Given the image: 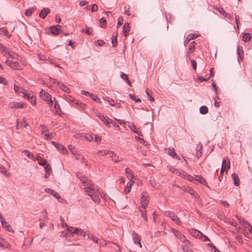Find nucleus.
<instances>
[{"instance_id": "nucleus-45", "label": "nucleus", "mask_w": 252, "mask_h": 252, "mask_svg": "<svg viewBox=\"0 0 252 252\" xmlns=\"http://www.w3.org/2000/svg\"><path fill=\"white\" fill-rule=\"evenodd\" d=\"M91 97L94 101H95L96 102H98L99 103H101V101L100 100V98L96 95L93 94H91Z\"/></svg>"}, {"instance_id": "nucleus-19", "label": "nucleus", "mask_w": 252, "mask_h": 252, "mask_svg": "<svg viewBox=\"0 0 252 252\" xmlns=\"http://www.w3.org/2000/svg\"><path fill=\"white\" fill-rule=\"evenodd\" d=\"M130 31L129 25L128 23H125L123 26V33L126 37L129 33Z\"/></svg>"}, {"instance_id": "nucleus-22", "label": "nucleus", "mask_w": 252, "mask_h": 252, "mask_svg": "<svg viewBox=\"0 0 252 252\" xmlns=\"http://www.w3.org/2000/svg\"><path fill=\"white\" fill-rule=\"evenodd\" d=\"M147 207H141L139 208V211L141 212V217L145 221L148 220V219L146 215V211L145 210V209Z\"/></svg>"}, {"instance_id": "nucleus-38", "label": "nucleus", "mask_w": 252, "mask_h": 252, "mask_svg": "<svg viewBox=\"0 0 252 252\" xmlns=\"http://www.w3.org/2000/svg\"><path fill=\"white\" fill-rule=\"evenodd\" d=\"M54 109H55V113L60 115V112H61V110L60 108V106L57 102H55L54 103Z\"/></svg>"}, {"instance_id": "nucleus-48", "label": "nucleus", "mask_w": 252, "mask_h": 252, "mask_svg": "<svg viewBox=\"0 0 252 252\" xmlns=\"http://www.w3.org/2000/svg\"><path fill=\"white\" fill-rule=\"evenodd\" d=\"M185 191L189 192L190 194L193 195L195 191L192 188L187 187L185 188Z\"/></svg>"}, {"instance_id": "nucleus-25", "label": "nucleus", "mask_w": 252, "mask_h": 252, "mask_svg": "<svg viewBox=\"0 0 252 252\" xmlns=\"http://www.w3.org/2000/svg\"><path fill=\"white\" fill-rule=\"evenodd\" d=\"M118 32L114 33L112 37V43L114 47H116L117 46V36Z\"/></svg>"}, {"instance_id": "nucleus-18", "label": "nucleus", "mask_w": 252, "mask_h": 252, "mask_svg": "<svg viewBox=\"0 0 252 252\" xmlns=\"http://www.w3.org/2000/svg\"><path fill=\"white\" fill-rule=\"evenodd\" d=\"M237 53L238 56V60H242L243 58V49L242 46L238 45L237 47Z\"/></svg>"}, {"instance_id": "nucleus-44", "label": "nucleus", "mask_w": 252, "mask_h": 252, "mask_svg": "<svg viewBox=\"0 0 252 252\" xmlns=\"http://www.w3.org/2000/svg\"><path fill=\"white\" fill-rule=\"evenodd\" d=\"M35 9V7H32L31 9L27 10L25 12V15L27 16H30Z\"/></svg>"}, {"instance_id": "nucleus-54", "label": "nucleus", "mask_w": 252, "mask_h": 252, "mask_svg": "<svg viewBox=\"0 0 252 252\" xmlns=\"http://www.w3.org/2000/svg\"><path fill=\"white\" fill-rule=\"evenodd\" d=\"M129 96L131 99H132L133 100H134L136 102H140L141 101V100L140 98H136L135 97V95L132 94H129Z\"/></svg>"}, {"instance_id": "nucleus-9", "label": "nucleus", "mask_w": 252, "mask_h": 252, "mask_svg": "<svg viewBox=\"0 0 252 252\" xmlns=\"http://www.w3.org/2000/svg\"><path fill=\"white\" fill-rule=\"evenodd\" d=\"M230 167V163L229 159L226 158L222 160L221 168L220 170L221 174H222L224 170L229 169Z\"/></svg>"}, {"instance_id": "nucleus-17", "label": "nucleus", "mask_w": 252, "mask_h": 252, "mask_svg": "<svg viewBox=\"0 0 252 252\" xmlns=\"http://www.w3.org/2000/svg\"><path fill=\"white\" fill-rule=\"evenodd\" d=\"M50 10L48 8H44L42 9L39 13V17L42 19L45 18L47 15L50 13Z\"/></svg>"}, {"instance_id": "nucleus-23", "label": "nucleus", "mask_w": 252, "mask_h": 252, "mask_svg": "<svg viewBox=\"0 0 252 252\" xmlns=\"http://www.w3.org/2000/svg\"><path fill=\"white\" fill-rule=\"evenodd\" d=\"M167 154L173 158L179 159L174 148H168L167 150Z\"/></svg>"}, {"instance_id": "nucleus-28", "label": "nucleus", "mask_w": 252, "mask_h": 252, "mask_svg": "<svg viewBox=\"0 0 252 252\" xmlns=\"http://www.w3.org/2000/svg\"><path fill=\"white\" fill-rule=\"evenodd\" d=\"M57 149L63 154H65L66 153H67V151L66 148L62 144H57Z\"/></svg>"}, {"instance_id": "nucleus-42", "label": "nucleus", "mask_w": 252, "mask_h": 252, "mask_svg": "<svg viewBox=\"0 0 252 252\" xmlns=\"http://www.w3.org/2000/svg\"><path fill=\"white\" fill-rule=\"evenodd\" d=\"M44 169L46 172L45 177L48 178V175H50L49 172L51 170V168L50 167L49 164H46V165L44 166Z\"/></svg>"}, {"instance_id": "nucleus-55", "label": "nucleus", "mask_w": 252, "mask_h": 252, "mask_svg": "<svg viewBox=\"0 0 252 252\" xmlns=\"http://www.w3.org/2000/svg\"><path fill=\"white\" fill-rule=\"evenodd\" d=\"M190 62L191 63L192 66L194 70L196 69L197 67V63L194 60H190Z\"/></svg>"}, {"instance_id": "nucleus-36", "label": "nucleus", "mask_w": 252, "mask_h": 252, "mask_svg": "<svg viewBox=\"0 0 252 252\" xmlns=\"http://www.w3.org/2000/svg\"><path fill=\"white\" fill-rule=\"evenodd\" d=\"M91 6L88 5L86 6L87 9H91L92 12L96 11L97 10L98 6L96 4H94L91 6V7H90Z\"/></svg>"}, {"instance_id": "nucleus-50", "label": "nucleus", "mask_w": 252, "mask_h": 252, "mask_svg": "<svg viewBox=\"0 0 252 252\" xmlns=\"http://www.w3.org/2000/svg\"><path fill=\"white\" fill-rule=\"evenodd\" d=\"M240 222L241 224L243 225L245 227H247V226L250 223L244 219H240Z\"/></svg>"}, {"instance_id": "nucleus-47", "label": "nucleus", "mask_w": 252, "mask_h": 252, "mask_svg": "<svg viewBox=\"0 0 252 252\" xmlns=\"http://www.w3.org/2000/svg\"><path fill=\"white\" fill-rule=\"evenodd\" d=\"M107 100L110 103V105L112 106H116L118 108L121 107V105L119 103H112V102H114V100L113 99L108 98Z\"/></svg>"}, {"instance_id": "nucleus-56", "label": "nucleus", "mask_w": 252, "mask_h": 252, "mask_svg": "<svg viewBox=\"0 0 252 252\" xmlns=\"http://www.w3.org/2000/svg\"><path fill=\"white\" fill-rule=\"evenodd\" d=\"M195 81L198 83L202 82L205 81V78L203 77L199 76L195 78Z\"/></svg>"}, {"instance_id": "nucleus-27", "label": "nucleus", "mask_w": 252, "mask_h": 252, "mask_svg": "<svg viewBox=\"0 0 252 252\" xmlns=\"http://www.w3.org/2000/svg\"><path fill=\"white\" fill-rule=\"evenodd\" d=\"M0 52L3 54L4 56H6V54H9V50L6 47L3 46L0 43Z\"/></svg>"}, {"instance_id": "nucleus-13", "label": "nucleus", "mask_w": 252, "mask_h": 252, "mask_svg": "<svg viewBox=\"0 0 252 252\" xmlns=\"http://www.w3.org/2000/svg\"><path fill=\"white\" fill-rule=\"evenodd\" d=\"M108 243H112L113 245H116L117 248L118 249V251L119 252H121V249L118 244L115 243L114 242H110V241H108ZM98 244H99L101 246L104 247V246H106L107 245L108 242L105 240L102 239V240H99Z\"/></svg>"}, {"instance_id": "nucleus-60", "label": "nucleus", "mask_w": 252, "mask_h": 252, "mask_svg": "<svg viewBox=\"0 0 252 252\" xmlns=\"http://www.w3.org/2000/svg\"><path fill=\"white\" fill-rule=\"evenodd\" d=\"M7 83V80L3 77L0 76V83L6 85Z\"/></svg>"}, {"instance_id": "nucleus-30", "label": "nucleus", "mask_w": 252, "mask_h": 252, "mask_svg": "<svg viewBox=\"0 0 252 252\" xmlns=\"http://www.w3.org/2000/svg\"><path fill=\"white\" fill-rule=\"evenodd\" d=\"M75 104L78 106L80 110H84L86 109V105L84 103L79 101V100H75Z\"/></svg>"}, {"instance_id": "nucleus-53", "label": "nucleus", "mask_w": 252, "mask_h": 252, "mask_svg": "<svg viewBox=\"0 0 252 252\" xmlns=\"http://www.w3.org/2000/svg\"><path fill=\"white\" fill-rule=\"evenodd\" d=\"M216 9L223 16H224L226 13V12H225L222 7H218Z\"/></svg>"}, {"instance_id": "nucleus-59", "label": "nucleus", "mask_w": 252, "mask_h": 252, "mask_svg": "<svg viewBox=\"0 0 252 252\" xmlns=\"http://www.w3.org/2000/svg\"><path fill=\"white\" fill-rule=\"evenodd\" d=\"M0 32L2 33L5 35L9 36L8 35V32L7 31V30H6L5 29H0Z\"/></svg>"}, {"instance_id": "nucleus-14", "label": "nucleus", "mask_w": 252, "mask_h": 252, "mask_svg": "<svg viewBox=\"0 0 252 252\" xmlns=\"http://www.w3.org/2000/svg\"><path fill=\"white\" fill-rule=\"evenodd\" d=\"M61 28L60 25L52 26L50 28L51 32L54 35H58Z\"/></svg>"}, {"instance_id": "nucleus-3", "label": "nucleus", "mask_w": 252, "mask_h": 252, "mask_svg": "<svg viewBox=\"0 0 252 252\" xmlns=\"http://www.w3.org/2000/svg\"><path fill=\"white\" fill-rule=\"evenodd\" d=\"M189 233L193 237L197 239H202V240L205 241V236L200 231L194 229H190L189 230Z\"/></svg>"}, {"instance_id": "nucleus-21", "label": "nucleus", "mask_w": 252, "mask_h": 252, "mask_svg": "<svg viewBox=\"0 0 252 252\" xmlns=\"http://www.w3.org/2000/svg\"><path fill=\"white\" fill-rule=\"evenodd\" d=\"M25 98H27L29 100H30V102L32 104L34 105L36 103L35 99L33 97V95L32 94H28L27 93V94L26 95V97Z\"/></svg>"}, {"instance_id": "nucleus-40", "label": "nucleus", "mask_w": 252, "mask_h": 252, "mask_svg": "<svg viewBox=\"0 0 252 252\" xmlns=\"http://www.w3.org/2000/svg\"><path fill=\"white\" fill-rule=\"evenodd\" d=\"M65 99L69 103H73L75 104L76 99L73 98L71 95H68L66 96Z\"/></svg>"}, {"instance_id": "nucleus-32", "label": "nucleus", "mask_w": 252, "mask_h": 252, "mask_svg": "<svg viewBox=\"0 0 252 252\" xmlns=\"http://www.w3.org/2000/svg\"><path fill=\"white\" fill-rule=\"evenodd\" d=\"M87 236L89 239H90L94 242L98 244L99 240L93 234L88 233L87 234Z\"/></svg>"}, {"instance_id": "nucleus-11", "label": "nucleus", "mask_w": 252, "mask_h": 252, "mask_svg": "<svg viewBox=\"0 0 252 252\" xmlns=\"http://www.w3.org/2000/svg\"><path fill=\"white\" fill-rule=\"evenodd\" d=\"M175 235L178 237L180 240L182 241L183 242L185 243L186 244H190V242L186 239V238L179 231L176 230L174 232Z\"/></svg>"}, {"instance_id": "nucleus-16", "label": "nucleus", "mask_w": 252, "mask_h": 252, "mask_svg": "<svg viewBox=\"0 0 252 252\" xmlns=\"http://www.w3.org/2000/svg\"><path fill=\"white\" fill-rule=\"evenodd\" d=\"M45 191L52 194L53 196L57 199H60L61 197L59 193L53 189L47 188L45 189Z\"/></svg>"}, {"instance_id": "nucleus-61", "label": "nucleus", "mask_w": 252, "mask_h": 252, "mask_svg": "<svg viewBox=\"0 0 252 252\" xmlns=\"http://www.w3.org/2000/svg\"><path fill=\"white\" fill-rule=\"evenodd\" d=\"M224 17L229 20H232L233 19V16L230 15L229 13H227V12Z\"/></svg>"}, {"instance_id": "nucleus-64", "label": "nucleus", "mask_w": 252, "mask_h": 252, "mask_svg": "<svg viewBox=\"0 0 252 252\" xmlns=\"http://www.w3.org/2000/svg\"><path fill=\"white\" fill-rule=\"evenodd\" d=\"M39 164L42 165H46V164H48L46 159H43L40 161L39 162Z\"/></svg>"}, {"instance_id": "nucleus-26", "label": "nucleus", "mask_w": 252, "mask_h": 252, "mask_svg": "<svg viewBox=\"0 0 252 252\" xmlns=\"http://www.w3.org/2000/svg\"><path fill=\"white\" fill-rule=\"evenodd\" d=\"M125 171L126 174L128 179L131 180L134 178V175L132 174L131 170L129 168H126L125 169Z\"/></svg>"}, {"instance_id": "nucleus-24", "label": "nucleus", "mask_w": 252, "mask_h": 252, "mask_svg": "<svg viewBox=\"0 0 252 252\" xmlns=\"http://www.w3.org/2000/svg\"><path fill=\"white\" fill-rule=\"evenodd\" d=\"M232 178L234 182V184L236 186L239 185V178L237 175L235 173H233L232 174Z\"/></svg>"}, {"instance_id": "nucleus-52", "label": "nucleus", "mask_w": 252, "mask_h": 252, "mask_svg": "<svg viewBox=\"0 0 252 252\" xmlns=\"http://www.w3.org/2000/svg\"><path fill=\"white\" fill-rule=\"evenodd\" d=\"M23 152H24V153H27V157H28L30 159H32V160H34V157L33 155H32V154H31V153H30L29 151H27V150H24V151H23Z\"/></svg>"}, {"instance_id": "nucleus-4", "label": "nucleus", "mask_w": 252, "mask_h": 252, "mask_svg": "<svg viewBox=\"0 0 252 252\" xmlns=\"http://www.w3.org/2000/svg\"><path fill=\"white\" fill-rule=\"evenodd\" d=\"M40 97L45 101L49 102V103L53 104V100H52L51 95H50L48 93L46 92L44 90L40 92Z\"/></svg>"}, {"instance_id": "nucleus-34", "label": "nucleus", "mask_w": 252, "mask_h": 252, "mask_svg": "<svg viewBox=\"0 0 252 252\" xmlns=\"http://www.w3.org/2000/svg\"><path fill=\"white\" fill-rule=\"evenodd\" d=\"M251 39V34L249 33H245L243 36V40L244 42H248Z\"/></svg>"}, {"instance_id": "nucleus-41", "label": "nucleus", "mask_w": 252, "mask_h": 252, "mask_svg": "<svg viewBox=\"0 0 252 252\" xmlns=\"http://www.w3.org/2000/svg\"><path fill=\"white\" fill-rule=\"evenodd\" d=\"M0 172L4 174L6 177H9L10 176V173L3 166L1 167Z\"/></svg>"}, {"instance_id": "nucleus-7", "label": "nucleus", "mask_w": 252, "mask_h": 252, "mask_svg": "<svg viewBox=\"0 0 252 252\" xmlns=\"http://www.w3.org/2000/svg\"><path fill=\"white\" fill-rule=\"evenodd\" d=\"M206 245L211 252H220V251L210 242V240L208 237L206 236Z\"/></svg>"}, {"instance_id": "nucleus-10", "label": "nucleus", "mask_w": 252, "mask_h": 252, "mask_svg": "<svg viewBox=\"0 0 252 252\" xmlns=\"http://www.w3.org/2000/svg\"><path fill=\"white\" fill-rule=\"evenodd\" d=\"M14 90L16 93L20 94H22L24 97H26L27 94V90L16 85H14Z\"/></svg>"}, {"instance_id": "nucleus-15", "label": "nucleus", "mask_w": 252, "mask_h": 252, "mask_svg": "<svg viewBox=\"0 0 252 252\" xmlns=\"http://www.w3.org/2000/svg\"><path fill=\"white\" fill-rule=\"evenodd\" d=\"M133 236V240L135 244H137L139 245V247L140 248L142 247V245L141 244V239L140 238V237L138 236L137 234H136L135 232H133L132 234Z\"/></svg>"}, {"instance_id": "nucleus-46", "label": "nucleus", "mask_w": 252, "mask_h": 252, "mask_svg": "<svg viewBox=\"0 0 252 252\" xmlns=\"http://www.w3.org/2000/svg\"><path fill=\"white\" fill-rule=\"evenodd\" d=\"M198 36V35L196 33H190L188 35L187 37L188 38V39L191 40L197 37Z\"/></svg>"}, {"instance_id": "nucleus-62", "label": "nucleus", "mask_w": 252, "mask_h": 252, "mask_svg": "<svg viewBox=\"0 0 252 252\" xmlns=\"http://www.w3.org/2000/svg\"><path fill=\"white\" fill-rule=\"evenodd\" d=\"M124 9L125 10V14L127 15V16H129L130 15V13L129 12V7H127L126 6H125Z\"/></svg>"}, {"instance_id": "nucleus-2", "label": "nucleus", "mask_w": 252, "mask_h": 252, "mask_svg": "<svg viewBox=\"0 0 252 252\" xmlns=\"http://www.w3.org/2000/svg\"><path fill=\"white\" fill-rule=\"evenodd\" d=\"M183 174V177L184 179H186L188 180H189L190 182H192L193 181L196 180L197 181H198L199 183L204 184V182H205V180H204L203 178L201 177V176L196 175L195 176L196 179H194V178L192 177L191 176L188 174L187 173L185 172V173H182Z\"/></svg>"}, {"instance_id": "nucleus-43", "label": "nucleus", "mask_w": 252, "mask_h": 252, "mask_svg": "<svg viewBox=\"0 0 252 252\" xmlns=\"http://www.w3.org/2000/svg\"><path fill=\"white\" fill-rule=\"evenodd\" d=\"M196 44L197 43L195 41H192L189 45L188 50L194 52Z\"/></svg>"}, {"instance_id": "nucleus-63", "label": "nucleus", "mask_w": 252, "mask_h": 252, "mask_svg": "<svg viewBox=\"0 0 252 252\" xmlns=\"http://www.w3.org/2000/svg\"><path fill=\"white\" fill-rule=\"evenodd\" d=\"M221 204L225 207H228L229 206V203L226 201H220Z\"/></svg>"}, {"instance_id": "nucleus-51", "label": "nucleus", "mask_w": 252, "mask_h": 252, "mask_svg": "<svg viewBox=\"0 0 252 252\" xmlns=\"http://www.w3.org/2000/svg\"><path fill=\"white\" fill-rule=\"evenodd\" d=\"M100 26L102 28L105 27L106 25V20L104 18H102L100 20Z\"/></svg>"}, {"instance_id": "nucleus-5", "label": "nucleus", "mask_w": 252, "mask_h": 252, "mask_svg": "<svg viewBox=\"0 0 252 252\" xmlns=\"http://www.w3.org/2000/svg\"><path fill=\"white\" fill-rule=\"evenodd\" d=\"M165 214L166 216L170 217L171 219V220L173 221H175L177 224L179 225H180L181 224V221L180 220L179 218L173 212H166L165 213Z\"/></svg>"}, {"instance_id": "nucleus-31", "label": "nucleus", "mask_w": 252, "mask_h": 252, "mask_svg": "<svg viewBox=\"0 0 252 252\" xmlns=\"http://www.w3.org/2000/svg\"><path fill=\"white\" fill-rule=\"evenodd\" d=\"M74 234L82 235L83 237H85L86 235V232L80 228H76L75 229H74Z\"/></svg>"}, {"instance_id": "nucleus-6", "label": "nucleus", "mask_w": 252, "mask_h": 252, "mask_svg": "<svg viewBox=\"0 0 252 252\" xmlns=\"http://www.w3.org/2000/svg\"><path fill=\"white\" fill-rule=\"evenodd\" d=\"M149 202L148 196L147 195V193L143 192L142 193V196L141 198V207H147L148 205Z\"/></svg>"}, {"instance_id": "nucleus-8", "label": "nucleus", "mask_w": 252, "mask_h": 252, "mask_svg": "<svg viewBox=\"0 0 252 252\" xmlns=\"http://www.w3.org/2000/svg\"><path fill=\"white\" fill-rule=\"evenodd\" d=\"M5 63H6L9 66L13 69H20L21 68V65L18 62H13L7 60Z\"/></svg>"}, {"instance_id": "nucleus-20", "label": "nucleus", "mask_w": 252, "mask_h": 252, "mask_svg": "<svg viewBox=\"0 0 252 252\" xmlns=\"http://www.w3.org/2000/svg\"><path fill=\"white\" fill-rule=\"evenodd\" d=\"M57 85L60 87L61 89H62L63 92L67 93H70V91L69 88H68L65 85L61 83L60 82H57Z\"/></svg>"}, {"instance_id": "nucleus-39", "label": "nucleus", "mask_w": 252, "mask_h": 252, "mask_svg": "<svg viewBox=\"0 0 252 252\" xmlns=\"http://www.w3.org/2000/svg\"><path fill=\"white\" fill-rule=\"evenodd\" d=\"M1 224L2 226L6 228L9 232H12L13 231L12 227L9 225L7 224L6 222L2 220Z\"/></svg>"}, {"instance_id": "nucleus-49", "label": "nucleus", "mask_w": 252, "mask_h": 252, "mask_svg": "<svg viewBox=\"0 0 252 252\" xmlns=\"http://www.w3.org/2000/svg\"><path fill=\"white\" fill-rule=\"evenodd\" d=\"M172 172L174 173V174H177L181 177H183V174L182 173H185V172H183V171H182L181 170H179L178 169H174L173 171H172Z\"/></svg>"}, {"instance_id": "nucleus-12", "label": "nucleus", "mask_w": 252, "mask_h": 252, "mask_svg": "<svg viewBox=\"0 0 252 252\" xmlns=\"http://www.w3.org/2000/svg\"><path fill=\"white\" fill-rule=\"evenodd\" d=\"M96 115L107 126H109V122H111V119L106 118L103 115L101 114L100 113L96 114Z\"/></svg>"}, {"instance_id": "nucleus-37", "label": "nucleus", "mask_w": 252, "mask_h": 252, "mask_svg": "<svg viewBox=\"0 0 252 252\" xmlns=\"http://www.w3.org/2000/svg\"><path fill=\"white\" fill-rule=\"evenodd\" d=\"M112 160L116 162H118L119 161H123V158H120L115 153H114V156H113V158H112Z\"/></svg>"}, {"instance_id": "nucleus-29", "label": "nucleus", "mask_w": 252, "mask_h": 252, "mask_svg": "<svg viewBox=\"0 0 252 252\" xmlns=\"http://www.w3.org/2000/svg\"><path fill=\"white\" fill-rule=\"evenodd\" d=\"M202 148L201 145L198 144L196 147V157L199 158L202 155V152L201 151Z\"/></svg>"}, {"instance_id": "nucleus-58", "label": "nucleus", "mask_w": 252, "mask_h": 252, "mask_svg": "<svg viewBox=\"0 0 252 252\" xmlns=\"http://www.w3.org/2000/svg\"><path fill=\"white\" fill-rule=\"evenodd\" d=\"M93 30L89 27H87L85 31L86 33L90 35L92 34Z\"/></svg>"}, {"instance_id": "nucleus-1", "label": "nucleus", "mask_w": 252, "mask_h": 252, "mask_svg": "<svg viewBox=\"0 0 252 252\" xmlns=\"http://www.w3.org/2000/svg\"><path fill=\"white\" fill-rule=\"evenodd\" d=\"M76 176L80 180L82 183L85 186V190L87 194L91 197L94 202L99 203L100 202V197H103L100 189L95 187L92 182L89 181L87 178L84 176L82 173L77 172Z\"/></svg>"}, {"instance_id": "nucleus-33", "label": "nucleus", "mask_w": 252, "mask_h": 252, "mask_svg": "<svg viewBox=\"0 0 252 252\" xmlns=\"http://www.w3.org/2000/svg\"><path fill=\"white\" fill-rule=\"evenodd\" d=\"M128 127L130 128L131 130L133 132L137 133L138 135L141 136V132L137 130L134 124L128 126Z\"/></svg>"}, {"instance_id": "nucleus-35", "label": "nucleus", "mask_w": 252, "mask_h": 252, "mask_svg": "<svg viewBox=\"0 0 252 252\" xmlns=\"http://www.w3.org/2000/svg\"><path fill=\"white\" fill-rule=\"evenodd\" d=\"M184 244L182 246V250L184 252H193V251L189 248L188 247L189 244H186L185 243H184Z\"/></svg>"}, {"instance_id": "nucleus-57", "label": "nucleus", "mask_w": 252, "mask_h": 252, "mask_svg": "<svg viewBox=\"0 0 252 252\" xmlns=\"http://www.w3.org/2000/svg\"><path fill=\"white\" fill-rule=\"evenodd\" d=\"M16 103V108H23L24 107V104L22 102H15Z\"/></svg>"}]
</instances>
